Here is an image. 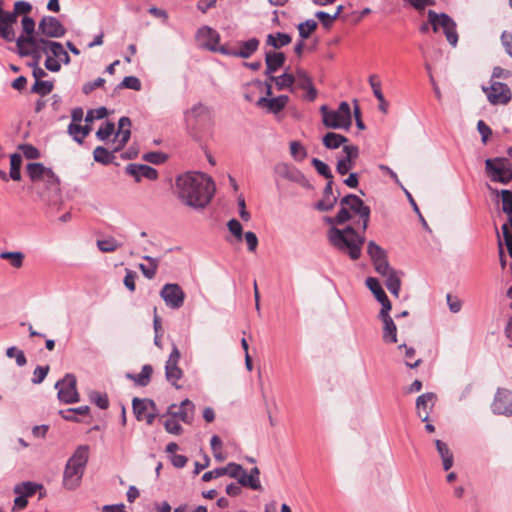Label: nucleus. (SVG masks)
Here are the masks:
<instances>
[{"label": "nucleus", "mask_w": 512, "mask_h": 512, "mask_svg": "<svg viewBox=\"0 0 512 512\" xmlns=\"http://www.w3.org/2000/svg\"><path fill=\"white\" fill-rule=\"evenodd\" d=\"M215 190L212 178L200 172H187L176 178L178 198L194 209L205 208L212 200Z\"/></svg>", "instance_id": "1"}, {"label": "nucleus", "mask_w": 512, "mask_h": 512, "mask_svg": "<svg viewBox=\"0 0 512 512\" xmlns=\"http://www.w3.org/2000/svg\"><path fill=\"white\" fill-rule=\"evenodd\" d=\"M26 172L41 199L53 202L60 194V182L55 173L42 163H29Z\"/></svg>", "instance_id": "2"}, {"label": "nucleus", "mask_w": 512, "mask_h": 512, "mask_svg": "<svg viewBox=\"0 0 512 512\" xmlns=\"http://www.w3.org/2000/svg\"><path fill=\"white\" fill-rule=\"evenodd\" d=\"M352 213L357 215L362 222V229L368 228L371 210L363 200L355 194H348L340 200V210L335 217H327L329 224L342 225L352 218Z\"/></svg>", "instance_id": "3"}, {"label": "nucleus", "mask_w": 512, "mask_h": 512, "mask_svg": "<svg viewBox=\"0 0 512 512\" xmlns=\"http://www.w3.org/2000/svg\"><path fill=\"white\" fill-rule=\"evenodd\" d=\"M328 240L330 244L340 252L347 253L352 260H357L361 256V248L365 241L352 226L344 229L331 227L328 230Z\"/></svg>", "instance_id": "4"}, {"label": "nucleus", "mask_w": 512, "mask_h": 512, "mask_svg": "<svg viewBox=\"0 0 512 512\" xmlns=\"http://www.w3.org/2000/svg\"><path fill=\"white\" fill-rule=\"evenodd\" d=\"M89 459V446L80 445L68 459L64 473L63 486L68 490H75L81 484L84 470Z\"/></svg>", "instance_id": "5"}, {"label": "nucleus", "mask_w": 512, "mask_h": 512, "mask_svg": "<svg viewBox=\"0 0 512 512\" xmlns=\"http://www.w3.org/2000/svg\"><path fill=\"white\" fill-rule=\"evenodd\" d=\"M320 113L322 122L327 128L347 131L352 125L351 108L346 101L341 102L336 110H330L326 105H322Z\"/></svg>", "instance_id": "6"}, {"label": "nucleus", "mask_w": 512, "mask_h": 512, "mask_svg": "<svg viewBox=\"0 0 512 512\" xmlns=\"http://www.w3.org/2000/svg\"><path fill=\"white\" fill-rule=\"evenodd\" d=\"M428 22L432 26L433 32L437 33L442 30L448 43L452 47H456L458 43V33L456 22L446 13H437L429 10L427 13Z\"/></svg>", "instance_id": "7"}, {"label": "nucleus", "mask_w": 512, "mask_h": 512, "mask_svg": "<svg viewBox=\"0 0 512 512\" xmlns=\"http://www.w3.org/2000/svg\"><path fill=\"white\" fill-rule=\"evenodd\" d=\"M32 10V5L29 2L20 0L14 3L13 11H7L6 20L4 23L5 32L2 33V39L7 42H13L15 40V29L14 25L17 22L19 15L27 16Z\"/></svg>", "instance_id": "8"}, {"label": "nucleus", "mask_w": 512, "mask_h": 512, "mask_svg": "<svg viewBox=\"0 0 512 512\" xmlns=\"http://www.w3.org/2000/svg\"><path fill=\"white\" fill-rule=\"evenodd\" d=\"M58 389V399L65 404L77 403L80 400V395L77 391L76 376L72 373H67L63 379L55 384Z\"/></svg>", "instance_id": "9"}, {"label": "nucleus", "mask_w": 512, "mask_h": 512, "mask_svg": "<svg viewBox=\"0 0 512 512\" xmlns=\"http://www.w3.org/2000/svg\"><path fill=\"white\" fill-rule=\"evenodd\" d=\"M486 171L494 182L508 184L512 180V170L503 158L487 159Z\"/></svg>", "instance_id": "10"}, {"label": "nucleus", "mask_w": 512, "mask_h": 512, "mask_svg": "<svg viewBox=\"0 0 512 512\" xmlns=\"http://www.w3.org/2000/svg\"><path fill=\"white\" fill-rule=\"evenodd\" d=\"M160 297L170 309H180L185 301V293L177 283H167L160 290Z\"/></svg>", "instance_id": "11"}, {"label": "nucleus", "mask_w": 512, "mask_h": 512, "mask_svg": "<svg viewBox=\"0 0 512 512\" xmlns=\"http://www.w3.org/2000/svg\"><path fill=\"white\" fill-rule=\"evenodd\" d=\"M482 90L487 95L489 102L493 105L507 104L512 98V93L507 84L502 82H492L489 87H482Z\"/></svg>", "instance_id": "12"}, {"label": "nucleus", "mask_w": 512, "mask_h": 512, "mask_svg": "<svg viewBox=\"0 0 512 512\" xmlns=\"http://www.w3.org/2000/svg\"><path fill=\"white\" fill-rule=\"evenodd\" d=\"M38 33L47 38H61L66 34L64 25L53 16H44L38 23Z\"/></svg>", "instance_id": "13"}, {"label": "nucleus", "mask_w": 512, "mask_h": 512, "mask_svg": "<svg viewBox=\"0 0 512 512\" xmlns=\"http://www.w3.org/2000/svg\"><path fill=\"white\" fill-rule=\"evenodd\" d=\"M134 414L139 421L151 425L156 417V404L150 399L134 398L132 402Z\"/></svg>", "instance_id": "14"}, {"label": "nucleus", "mask_w": 512, "mask_h": 512, "mask_svg": "<svg viewBox=\"0 0 512 512\" xmlns=\"http://www.w3.org/2000/svg\"><path fill=\"white\" fill-rule=\"evenodd\" d=\"M47 46V39L41 38L35 40V44H22V46L17 47V51L21 57H32L29 65H39L42 54H48Z\"/></svg>", "instance_id": "15"}, {"label": "nucleus", "mask_w": 512, "mask_h": 512, "mask_svg": "<svg viewBox=\"0 0 512 512\" xmlns=\"http://www.w3.org/2000/svg\"><path fill=\"white\" fill-rule=\"evenodd\" d=\"M491 410L496 415L512 416V391L499 388L491 404Z\"/></svg>", "instance_id": "16"}, {"label": "nucleus", "mask_w": 512, "mask_h": 512, "mask_svg": "<svg viewBox=\"0 0 512 512\" xmlns=\"http://www.w3.org/2000/svg\"><path fill=\"white\" fill-rule=\"evenodd\" d=\"M211 117V110L208 106L201 102L194 104L190 109L184 112V118L187 125L196 127L200 123L209 120Z\"/></svg>", "instance_id": "17"}, {"label": "nucleus", "mask_w": 512, "mask_h": 512, "mask_svg": "<svg viewBox=\"0 0 512 512\" xmlns=\"http://www.w3.org/2000/svg\"><path fill=\"white\" fill-rule=\"evenodd\" d=\"M22 31L19 37H15L16 47L22 46V44H35V40L41 39L38 32L35 33L36 23L35 20L30 16H23L21 20Z\"/></svg>", "instance_id": "18"}, {"label": "nucleus", "mask_w": 512, "mask_h": 512, "mask_svg": "<svg viewBox=\"0 0 512 512\" xmlns=\"http://www.w3.org/2000/svg\"><path fill=\"white\" fill-rule=\"evenodd\" d=\"M195 405L189 399H185L179 406L172 404L168 408V414L179 418L184 423L190 424L193 420Z\"/></svg>", "instance_id": "19"}, {"label": "nucleus", "mask_w": 512, "mask_h": 512, "mask_svg": "<svg viewBox=\"0 0 512 512\" xmlns=\"http://www.w3.org/2000/svg\"><path fill=\"white\" fill-rule=\"evenodd\" d=\"M196 39L200 45L210 51H216V46L220 42L219 33L209 26H203L196 32Z\"/></svg>", "instance_id": "20"}, {"label": "nucleus", "mask_w": 512, "mask_h": 512, "mask_svg": "<svg viewBox=\"0 0 512 512\" xmlns=\"http://www.w3.org/2000/svg\"><path fill=\"white\" fill-rule=\"evenodd\" d=\"M367 253L373 262L376 272L387 271L389 263L384 249L374 241H369L367 244Z\"/></svg>", "instance_id": "21"}, {"label": "nucleus", "mask_w": 512, "mask_h": 512, "mask_svg": "<svg viewBox=\"0 0 512 512\" xmlns=\"http://www.w3.org/2000/svg\"><path fill=\"white\" fill-rule=\"evenodd\" d=\"M130 127L131 120L129 117L123 116L119 119L118 130L115 133V138L113 141L115 144L113 152H118L125 147L131 136Z\"/></svg>", "instance_id": "22"}, {"label": "nucleus", "mask_w": 512, "mask_h": 512, "mask_svg": "<svg viewBox=\"0 0 512 512\" xmlns=\"http://www.w3.org/2000/svg\"><path fill=\"white\" fill-rule=\"evenodd\" d=\"M344 157L338 160L336 170L340 175L347 174L354 165L359 156V149L355 145H345L343 147Z\"/></svg>", "instance_id": "23"}, {"label": "nucleus", "mask_w": 512, "mask_h": 512, "mask_svg": "<svg viewBox=\"0 0 512 512\" xmlns=\"http://www.w3.org/2000/svg\"><path fill=\"white\" fill-rule=\"evenodd\" d=\"M288 102L289 97L287 95H280L277 97H260L256 105L269 113L277 114L286 107Z\"/></svg>", "instance_id": "24"}, {"label": "nucleus", "mask_w": 512, "mask_h": 512, "mask_svg": "<svg viewBox=\"0 0 512 512\" xmlns=\"http://www.w3.org/2000/svg\"><path fill=\"white\" fill-rule=\"evenodd\" d=\"M436 400V395L432 392L424 393L416 399L417 416L426 422L429 419L430 411Z\"/></svg>", "instance_id": "25"}, {"label": "nucleus", "mask_w": 512, "mask_h": 512, "mask_svg": "<svg viewBox=\"0 0 512 512\" xmlns=\"http://www.w3.org/2000/svg\"><path fill=\"white\" fill-rule=\"evenodd\" d=\"M125 170L126 173L133 176L137 182H139L141 178L149 180H156L158 178L157 170L144 164L132 163L127 165Z\"/></svg>", "instance_id": "26"}, {"label": "nucleus", "mask_w": 512, "mask_h": 512, "mask_svg": "<svg viewBox=\"0 0 512 512\" xmlns=\"http://www.w3.org/2000/svg\"><path fill=\"white\" fill-rule=\"evenodd\" d=\"M338 201V196L333 195V180H329L323 191V199L315 204L319 211H330Z\"/></svg>", "instance_id": "27"}, {"label": "nucleus", "mask_w": 512, "mask_h": 512, "mask_svg": "<svg viewBox=\"0 0 512 512\" xmlns=\"http://www.w3.org/2000/svg\"><path fill=\"white\" fill-rule=\"evenodd\" d=\"M377 273L386 278L385 285L387 289L391 292L392 295L398 297L401 289V279L399 273L390 265H388L387 271Z\"/></svg>", "instance_id": "28"}, {"label": "nucleus", "mask_w": 512, "mask_h": 512, "mask_svg": "<svg viewBox=\"0 0 512 512\" xmlns=\"http://www.w3.org/2000/svg\"><path fill=\"white\" fill-rule=\"evenodd\" d=\"M285 60L286 57L283 52H267L265 55V75H270L276 72L284 65Z\"/></svg>", "instance_id": "29"}, {"label": "nucleus", "mask_w": 512, "mask_h": 512, "mask_svg": "<svg viewBox=\"0 0 512 512\" xmlns=\"http://www.w3.org/2000/svg\"><path fill=\"white\" fill-rule=\"evenodd\" d=\"M259 45L260 41L257 38H250L247 41L240 42L239 48H235V53H233V57L247 59L258 50Z\"/></svg>", "instance_id": "30"}, {"label": "nucleus", "mask_w": 512, "mask_h": 512, "mask_svg": "<svg viewBox=\"0 0 512 512\" xmlns=\"http://www.w3.org/2000/svg\"><path fill=\"white\" fill-rule=\"evenodd\" d=\"M275 173L280 176L281 178L293 181V182H299L303 175L302 173L297 170L294 167L289 166L286 163H279L275 166Z\"/></svg>", "instance_id": "31"}, {"label": "nucleus", "mask_w": 512, "mask_h": 512, "mask_svg": "<svg viewBox=\"0 0 512 512\" xmlns=\"http://www.w3.org/2000/svg\"><path fill=\"white\" fill-rule=\"evenodd\" d=\"M435 446L439 453V456L442 459L443 469L445 471H448L453 466L454 463L452 451L445 442L439 439L435 440Z\"/></svg>", "instance_id": "32"}, {"label": "nucleus", "mask_w": 512, "mask_h": 512, "mask_svg": "<svg viewBox=\"0 0 512 512\" xmlns=\"http://www.w3.org/2000/svg\"><path fill=\"white\" fill-rule=\"evenodd\" d=\"M47 44L48 46L46 48H48V53H51V55H53L56 59L65 65L70 63V56L60 42L47 39Z\"/></svg>", "instance_id": "33"}, {"label": "nucleus", "mask_w": 512, "mask_h": 512, "mask_svg": "<svg viewBox=\"0 0 512 512\" xmlns=\"http://www.w3.org/2000/svg\"><path fill=\"white\" fill-rule=\"evenodd\" d=\"M153 373V367L150 364H145L139 374L128 373L126 377L134 381L137 386L145 387L150 383Z\"/></svg>", "instance_id": "34"}, {"label": "nucleus", "mask_w": 512, "mask_h": 512, "mask_svg": "<svg viewBox=\"0 0 512 512\" xmlns=\"http://www.w3.org/2000/svg\"><path fill=\"white\" fill-rule=\"evenodd\" d=\"M91 130L92 128L89 124L82 126L80 124L70 123L68 125V134L79 144L83 143L85 137L89 135Z\"/></svg>", "instance_id": "35"}, {"label": "nucleus", "mask_w": 512, "mask_h": 512, "mask_svg": "<svg viewBox=\"0 0 512 512\" xmlns=\"http://www.w3.org/2000/svg\"><path fill=\"white\" fill-rule=\"evenodd\" d=\"M41 484L25 481L15 485L13 491L16 495H22L25 498L33 496L38 490L42 489Z\"/></svg>", "instance_id": "36"}, {"label": "nucleus", "mask_w": 512, "mask_h": 512, "mask_svg": "<svg viewBox=\"0 0 512 512\" xmlns=\"http://www.w3.org/2000/svg\"><path fill=\"white\" fill-rule=\"evenodd\" d=\"M383 322V341L385 343L397 342V327L392 318L380 319Z\"/></svg>", "instance_id": "37"}, {"label": "nucleus", "mask_w": 512, "mask_h": 512, "mask_svg": "<svg viewBox=\"0 0 512 512\" xmlns=\"http://www.w3.org/2000/svg\"><path fill=\"white\" fill-rule=\"evenodd\" d=\"M260 470L258 467H254L250 470V473L245 476V480L242 479L241 486L250 488L255 491H261L262 485L259 479Z\"/></svg>", "instance_id": "38"}, {"label": "nucleus", "mask_w": 512, "mask_h": 512, "mask_svg": "<svg viewBox=\"0 0 512 512\" xmlns=\"http://www.w3.org/2000/svg\"><path fill=\"white\" fill-rule=\"evenodd\" d=\"M346 142H348L347 137L335 132H328L323 137V145L327 149H337Z\"/></svg>", "instance_id": "39"}, {"label": "nucleus", "mask_w": 512, "mask_h": 512, "mask_svg": "<svg viewBox=\"0 0 512 512\" xmlns=\"http://www.w3.org/2000/svg\"><path fill=\"white\" fill-rule=\"evenodd\" d=\"M291 41L292 38L289 34L277 32L276 34H269L266 43L275 49H279L290 44Z\"/></svg>", "instance_id": "40"}, {"label": "nucleus", "mask_w": 512, "mask_h": 512, "mask_svg": "<svg viewBox=\"0 0 512 512\" xmlns=\"http://www.w3.org/2000/svg\"><path fill=\"white\" fill-rule=\"evenodd\" d=\"M165 376L168 382L177 389L180 388V386L177 385V381L182 378L183 371L179 368L178 364H165Z\"/></svg>", "instance_id": "41"}, {"label": "nucleus", "mask_w": 512, "mask_h": 512, "mask_svg": "<svg viewBox=\"0 0 512 512\" xmlns=\"http://www.w3.org/2000/svg\"><path fill=\"white\" fill-rule=\"evenodd\" d=\"M144 260L148 261L149 262V265H144V264H140L139 265V268L140 270L142 271L143 275L151 280L155 277L156 273H157V268H158V265H159V260L157 258H153L151 256H144L143 257Z\"/></svg>", "instance_id": "42"}, {"label": "nucleus", "mask_w": 512, "mask_h": 512, "mask_svg": "<svg viewBox=\"0 0 512 512\" xmlns=\"http://www.w3.org/2000/svg\"><path fill=\"white\" fill-rule=\"evenodd\" d=\"M21 164H22V157L18 153H14L10 157V173L9 176L14 181H19L21 179Z\"/></svg>", "instance_id": "43"}, {"label": "nucleus", "mask_w": 512, "mask_h": 512, "mask_svg": "<svg viewBox=\"0 0 512 512\" xmlns=\"http://www.w3.org/2000/svg\"><path fill=\"white\" fill-rule=\"evenodd\" d=\"M113 153V151L110 152L103 146H97L93 151V157L96 162L107 165L112 162L114 158Z\"/></svg>", "instance_id": "44"}, {"label": "nucleus", "mask_w": 512, "mask_h": 512, "mask_svg": "<svg viewBox=\"0 0 512 512\" xmlns=\"http://www.w3.org/2000/svg\"><path fill=\"white\" fill-rule=\"evenodd\" d=\"M54 89V83L52 81H35L34 85L31 87V92L44 97L50 94Z\"/></svg>", "instance_id": "45"}, {"label": "nucleus", "mask_w": 512, "mask_h": 512, "mask_svg": "<svg viewBox=\"0 0 512 512\" xmlns=\"http://www.w3.org/2000/svg\"><path fill=\"white\" fill-rule=\"evenodd\" d=\"M226 474L231 478H235L238 481V484L241 485L242 478L245 480L246 470L240 465L236 463H229L226 467Z\"/></svg>", "instance_id": "46"}, {"label": "nucleus", "mask_w": 512, "mask_h": 512, "mask_svg": "<svg viewBox=\"0 0 512 512\" xmlns=\"http://www.w3.org/2000/svg\"><path fill=\"white\" fill-rule=\"evenodd\" d=\"M97 247L101 252L109 253V252H114L118 248H120L121 243H119L113 237H108L106 239L97 240Z\"/></svg>", "instance_id": "47"}, {"label": "nucleus", "mask_w": 512, "mask_h": 512, "mask_svg": "<svg viewBox=\"0 0 512 512\" xmlns=\"http://www.w3.org/2000/svg\"><path fill=\"white\" fill-rule=\"evenodd\" d=\"M295 83V77L293 74L284 72L282 75L278 76L275 79V85L278 90L290 89L292 90V86Z\"/></svg>", "instance_id": "48"}, {"label": "nucleus", "mask_w": 512, "mask_h": 512, "mask_svg": "<svg viewBox=\"0 0 512 512\" xmlns=\"http://www.w3.org/2000/svg\"><path fill=\"white\" fill-rule=\"evenodd\" d=\"M290 154L295 161H302L307 157L306 148L299 141L290 142Z\"/></svg>", "instance_id": "49"}, {"label": "nucleus", "mask_w": 512, "mask_h": 512, "mask_svg": "<svg viewBox=\"0 0 512 512\" xmlns=\"http://www.w3.org/2000/svg\"><path fill=\"white\" fill-rule=\"evenodd\" d=\"M298 32L301 39H307L313 31L317 28V22L313 19H308L298 25Z\"/></svg>", "instance_id": "50"}, {"label": "nucleus", "mask_w": 512, "mask_h": 512, "mask_svg": "<svg viewBox=\"0 0 512 512\" xmlns=\"http://www.w3.org/2000/svg\"><path fill=\"white\" fill-rule=\"evenodd\" d=\"M366 285L371 290V292L374 294L377 301L384 298L386 295L385 291L381 287L379 281L376 278L368 277L366 279Z\"/></svg>", "instance_id": "51"}, {"label": "nucleus", "mask_w": 512, "mask_h": 512, "mask_svg": "<svg viewBox=\"0 0 512 512\" xmlns=\"http://www.w3.org/2000/svg\"><path fill=\"white\" fill-rule=\"evenodd\" d=\"M0 258L10 260L14 268H20L23 265L24 254L22 252H2Z\"/></svg>", "instance_id": "52"}, {"label": "nucleus", "mask_w": 512, "mask_h": 512, "mask_svg": "<svg viewBox=\"0 0 512 512\" xmlns=\"http://www.w3.org/2000/svg\"><path fill=\"white\" fill-rule=\"evenodd\" d=\"M119 89L125 88V89H131L134 91L141 90L142 84L139 78L135 76H126L124 79L119 83L117 86Z\"/></svg>", "instance_id": "53"}, {"label": "nucleus", "mask_w": 512, "mask_h": 512, "mask_svg": "<svg viewBox=\"0 0 512 512\" xmlns=\"http://www.w3.org/2000/svg\"><path fill=\"white\" fill-rule=\"evenodd\" d=\"M312 165L316 169V171L320 175L325 177L328 181L333 180V175L331 173L329 166L326 163H324L322 160H320L318 158H313Z\"/></svg>", "instance_id": "54"}, {"label": "nucleus", "mask_w": 512, "mask_h": 512, "mask_svg": "<svg viewBox=\"0 0 512 512\" xmlns=\"http://www.w3.org/2000/svg\"><path fill=\"white\" fill-rule=\"evenodd\" d=\"M90 400L100 409H107L109 407V399L106 393L93 391L90 393Z\"/></svg>", "instance_id": "55"}, {"label": "nucleus", "mask_w": 512, "mask_h": 512, "mask_svg": "<svg viewBox=\"0 0 512 512\" xmlns=\"http://www.w3.org/2000/svg\"><path fill=\"white\" fill-rule=\"evenodd\" d=\"M295 82H297V86L300 89L306 88L310 84H312L311 77L301 68L296 69V74L294 75Z\"/></svg>", "instance_id": "56"}, {"label": "nucleus", "mask_w": 512, "mask_h": 512, "mask_svg": "<svg viewBox=\"0 0 512 512\" xmlns=\"http://www.w3.org/2000/svg\"><path fill=\"white\" fill-rule=\"evenodd\" d=\"M115 131L114 123L107 121L104 126L100 127L96 132V136L99 140L105 141L107 140Z\"/></svg>", "instance_id": "57"}, {"label": "nucleus", "mask_w": 512, "mask_h": 512, "mask_svg": "<svg viewBox=\"0 0 512 512\" xmlns=\"http://www.w3.org/2000/svg\"><path fill=\"white\" fill-rule=\"evenodd\" d=\"M108 111L105 107H99L97 109H90L87 111L85 121L91 123L94 120L103 119L107 116Z\"/></svg>", "instance_id": "58"}, {"label": "nucleus", "mask_w": 512, "mask_h": 512, "mask_svg": "<svg viewBox=\"0 0 512 512\" xmlns=\"http://www.w3.org/2000/svg\"><path fill=\"white\" fill-rule=\"evenodd\" d=\"M501 200H502V211L509 215H512V191L510 190H502L501 191Z\"/></svg>", "instance_id": "59"}, {"label": "nucleus", "mask_w": 512, "mask_h": 512, "mask_svg": "<svg viewBox=\"0 0 512 512\" xmlns=\"http://www.w3.org/2000/svg\"><path fill=\"white\" fill-rule=\"evenodd\" d=\"M143 159L149 163L159 165L167 160V155L162 152H148L143 155Z\"/></svg>", "instance_id": "60"}, {"label": "nucleus", "mask_w": 512, "mask_h": 512, "mask_svg": "<svg viewBox=\"0 0 512 512\" xmlns=\"http://www.w3.org/2000/svg\"><path fill=\"white\" fill-rule=\"evenodd\" d=\"M50 370L49 365L45 366H37L33 372V377L31 379L33 384H40L46 378L48 372Z\"/></svg>", "instance_id": "61"}, {"label": "nucleus", "mask_w": 512, "mask_h": 512, "mask_svg": "<svg viewBox=\"0 0 512 512\" xmlns=\"http://www.w3.org/2000/svg\"><path fill=\"white\" fill-rule=\"evenodd\" d=\"M227 227L229 231L237 238V240H241L243 236V228L241 223L237 219H231L227 223Z\"/></svg>", "instance_id": "62"}, {"label": "nucleus", "mask_w": 512, "mask_h": 512, "mask_svg": "<svg viewBox=\"0 0 512 512\" xmlns=\"http://www.w3.org/2000/svg\"><path fill=\"white\" fill-rule=\"evenodd\" d=\"M164 426L168 433L179 435L182 432L181 425L174 417L167 419L164 422Z\"/></svg>", "instance_id": "63"}, {"label": "nucleus", "mask_w": 512, "mask_h": 512, "mask_svg": "<svg viewBox=\"0 0 512 512\" xmlns=\"http://www.w3.org/2000/svg\"><path fill=\"white\" fill-rule=\"evenodd\" d=\"M501 43L506 53L512 58V33L504 31L501 34Z\"/></svg>", "instance_id": "64"}]
</instances>
